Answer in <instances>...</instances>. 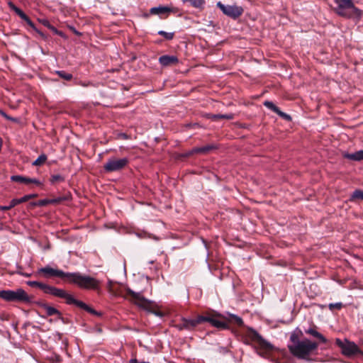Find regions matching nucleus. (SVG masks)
Returning <instances> with one entry per match:
<instances>
[{
	"label": "nucleus",
	"instance_id": "obj_4",
	"mask_svg": "<svg viewBox=\"0 0 363 363\" xmlns=\"http://www.w3.org/2000/svg\"><path fill=\"white\" fill-rule=\"evenodd\" d=\"M335 2L337 5L335 9L337 15L347 18L361 16L362 11L354 6L353 0H335Z\"/></svg>",
	"mask_w": 363,
	"mask_h": 363
},
{
	"label": "nucleus",
	"instance_id": "obj_18",
	"mask_svg": "<svg viewBox=\"0 0 363 363\" xmlns=\"http://www.w3.org/2000/svg\"><path fill=\"white\" fill-rule=\"evenodd\" d=\"M217 146L213 144L206 145L200 147H194V152H196V154H208L209 152L216 150Z\"/></svg>",
	"mask_w": 363,
	"mask_h": 363
},
{
	"label": "nucleus",
	"instance_id": "obj_38",
	"mask_svg": "<svg viewBox=\"0 0 363 363\" xmlns=\"http://www.w3.org/2000/svg\"><path fill=\"white\" fill-rule=\"evenodd\" d=\"M48 204H50V199H42L38 201V206H45Z\"/></svg>",
	"mask_w": 363,
	"mask_h": 363
},
{
	"label": "nucleus",
	"instance_id": "obj_2",
	"mask_svg": "<svg viewBox=\"0 0 363 363\" xmlns=\"http://www.w3.org/2000/svg\"><path fill=\"white\" fill-rule=\"evenodd\" d=\"M303 332L296 328L290 335V344L288 345L289 352L298 359L309 360L310 356L318 347V344L308 338L300 340Z\"/></svg>",
	"mask_w": 363,
	"mask_h": 363
},
{
	"label": "nucleus",
	"instance_id": "obj_13",
	"mask_svg": "<svg viewBox=\"0 0 363 363\" xmlns=\"http://www.w3.org/2000/svg\"><path fill=\"white\" fill-rule=\"evenodd\" d=\"M38 196L37 194H27L23 196V197L20 199H13L11 201L10 204L9 206H1L0 210L1 211H8L13 208L18 204L26 202L29 201L31 199L36 198Z\"/></svg>",
	"mask_w": 363,
	"mask_h": 363
},
{
	"label": "nucleus",
	"instance_id": "obj_6",
	"mask_svg": "<svg viewBox=\"0 0 363 363\" xmlns=\"http://www.w3.org/2000/svg\"><path fill=\"white\" fill-rule=\"evenodd\" d=\"M33 296H29L23 289H18L16 291L6 290L4 301L9 302H18L23 303H31Z\"/></svg>",
	"mask_w": 363,
	"mask_h": 363
},
{
	"label": "nucleus",
	"instance_id": "obj_46",
	"mask_svg": "<svg viewBox=\"0 0 363 363\" xmlns=\"http://www.w3.org/2000/svg\"><path fill=\"white\" fill-rule=\"evenodd\" d=\"M26 277H30V274H26Z\"/></svg>",
	"mask_w": 363,
	"mask_h": 363
},
{
	"label": "nucleus",
	"instance_id": "obj_15",
	"mask_svg": "<svg viewBox=\"0 0 363 363\" xmlns=\"http://www.w3.org/2000/svg\"><path fill=\"white\" fill-rule=\"evenodd\" d=\"M35 303L40 308L45 309L48 316L57 315L58 318L63 320L64 318L62 315V313L57 308H55L52 306H50L48 305L46 303H44L42 301H38V302H36Z\"/></svg>",
	"mask_w": 363,
	"mask_h": 363
},
{
	"label": "nucleus",
	"instance_id": "obj_36",
	"mask_svg": "<svg viewBox=\"0 0 363 363\" xmlns=\"http://www.w3.org/2000/svg\"><path fill=\"white\" fill-rule=\"evenodd\" d=\"M276 113H277L279 116H281V118H283L287 121L291 120V117L289 115L282 112L279 108H278V111H276Z\"/></svg>",
	"mask_w": 363,
	"mask_h": 363
},
{
	"label": "nucleus",
	"instance_id": "obj_24",
	"mask_svg": "<svg viewBox=\"0 0 363 363\" xmlns=\"http://www.w3.org/2000/svg\"><path fill=\"white\" fill-rule=\"evenodd\" d=\"M184 3H189L193 7L202 9L205 5V0H183Z\"/></svg>",
	"mask_w": 363,
	"mask_h": 363
},
{
	"label": "nucleus",
	"instance_id": "obj_26",
	"mask_svg": "<svg viewBox=\"0 0 363 363\" xmlns=\"http://www.w3.org/2000/svg\"><path fill=\"white\" fill-rule=\"evenodd\" d=\"M356 200H362L363 201V191L360 189H356L353 193L351 194L350 201H354Z\"/></svg>",
	"mask_w": 363,
	"mask_h": 363
},
{
	"label": "nucleus",
	"instance_id": "obj_32",
	"mask_svg": "<svg viewBox=\"0 0 363 363\" xmlns=\"http://www.w3.org/2000/svg\"><path fill=\"white\" fill-rule=\"evenodd\" d=\"M158 34L160 35L163 36L167 40H172V39H173V38L174 36V33H167V32H165L164 30H160L158 32Z\"/></svg>",
	"mask_w": 363,
	"mask_h": 363
},
{
	"label": "nucleus",
	"instance_id": "obj_44",
	"mask_svg": "<svg viewBox=\"0 0 363 363\" xmlns=\"http://www.w3.org/2000/svg\"><path fill=\"white\" fill-rule=\"evenodd\" d=\"M6 291V290H0V298L4 300L5 298Z\"/></svg>",
	"mask_w": 363,
	"mask_h": 363
},
{
	"label": "nucleus",
	"instance_id": "obj_42",
	"mask_svg": "<svg viewBox=\"0 0 363 363\" xmlns=\"http://www.w3.org/2000/svg\"><path fill=\"white\" fill-rule=\"evenodd\" d=\"M38 33H39V35L43 38V39H46L47 38V36L41 31L38 30L36 28L35 29H34Z\"/></svg>",
	"mask_w": 363,
	"mask_h": 363
},
{
	"label": "nucleus",
	"instance_id": "obj_17",
	"mask_svg": "<svg viewBox=\"0 0 363 363\" xmlns=\"http://www.w3.org/2000/svg\"><path fill=\"white\" fill-rule=\"evenodd\" d=\"M159 62L163 67H168L177 65L179 62V60L176 56L174 55H162L160 57Z\"/></svg>",
	"mask_w": 363,
	"mask_h": 363
},
{
	"label": "nucleus",
	"instance_id": "obj_11",
	"mask_svg": "<svg viewBox=\"0 0 363 363\" xmlns=\"http://www.w3.org/2000/svg\"><path fill=\"white\" fill-rule=\"evenodd\" d=\"M217 6L225 15L233 19L239 18L243 13V9L236 5H224L221 2H218Z\"/></svg>",
	"mask_w": 363,
	"mask_h": 363
},
{
	"label": "nucleus",
	"instance_id": "obj_12",
	"mask_svg": "<svg viewBox=\"0 0 363 363\" xmlns=\"http://www.w3.org/2000/svg\"><path fill=\"white\" fill-rule=\"evenodd\" d=\"M68 273L69 272H65L60 269H53L48 265L45 267L40 268L37 272L38 274L41 275L43 277L46 279L51 277L67 279Z\"/></svg>",
	"mask_w": 363,
	"mask_h": 363
},
{
	"label": "nucleus",
	"instance_id": "obj_7",
	"mask_svg": "<svg viewBox=\"0 0 363 363\" xmlns=\"http://www.w3.org/2000/svg\"><path fill=\"white\" fill-rule=\"evenodd\" d=\"M201 323L208 322L212 326L221 330L229 328L228 323L226 321L227 318L220 313L201 315Z\"/></svg>",
	"mask_w": 363,
	"mask_h": 363
},
{
	"label": "nucleus",
	"instance_id": "obj_8",
	"mask_svg": "<svg viewBox=\"0 0 363 363\" xmlns=\"http://www.w3.org/2000/svg\"><path fill=\"white\" fill-rule=\"evenodd\" d=\"M335 343L341 349V352L345 356L350 357L361 352L359 347L354 342H350L346 339L342 341L337 338Z\"/></svg>",
	"mask_w": 363,
	"mask_h": 363
},
{
	"label": "nucleus",
	"instance_id": "obj_41",
	"mask_svg": "<svg viewBox=\"0 0 363 363\" xmlns=\"http://www.w3.org/2000/svg\"><path fill=\"white\" fill-rule=\"evenodd\" d=\"M28 184H35L36 185H40L41 182L37 179L28 178Z\"/></svg>",
	"mask_w": 363,
	"mask_h": 363
},
{
	"label": "nucleus",
	"instance_id": "obj_35",
	"mask_svg": "<svg viewBox=\"0 0 363 363\" xmlns=\"http://www.w3.org/2000/svg\"><path fill=\"white\" fill-rule=\"evenodd\" d=\"M194 154H196V152H194V148L188 152H186L184 153L180 154L177 156V159H180L182 157H189L193 155Z\"/></svg>",
	"mask_w": 363,
	"mask_h": 363
},
{
	"label": "nucleus",
	"instance_id": "obj_31",
	"mask_svg": "<svg viewBox=\"0 0 363 363\" xmlns=\"http://www.w3.org/2000/svg\"><path fill=\"white\" fill-rule=\"evenodd\" d=\"M50 181L52 184H55L57 182H64L65 178L60 174H54L51 176Z\"/></svg>",
	"mask_w": 363,
	"mask_h": 363
},
{
	"label": "nucleus",
	"instance_id": "obj_43",
	"mask_svg": "<svg viewBox=\"0 0 363 363\" xmlns=\"http://www.w3.org/2000/svg\"><path fill=\"white\" fill-rule=\"evenodd\" d=\"M129 363H150L147 362H139L137 359H131Z\"/></svg>",
	"mask_w": 363,
	"mask_h": 363
},
{
	"label": "nucleus",
	"instance_id": "obj_20",
	"mask_svg": "<svg viewBox=\"0 0 363 363\" xmlns=\"http://www.w3.org/2000/svg\"><path fill=\"white\" fill-rule=\"evenodd\" d=\"M172 10L168 6H158L150 9V12L152 15H161L166 13H169Z\"/></svg>",
	"mask_w": 363,
	"mask_h": 363
},
{
	"label": "nucleus",
	"instance_id": "obj_28",
	"mask_svg": "<svg viewBox=\"0 0 363 363\" xmlns=\"http://www.w3.org/2000/svg\"><path fill=\"white\" fill-rule=\"evenodd\" d=\"M42 23L51 30L54 33L59 35L60 36H63V33L62 31L58 30L55 27L52 26L48 20H43Z\"/></svg>",
	"mask_w": 363,
	"mask_h": 363
},
{
	"label": "nucleus",
	"instance_id": "obj_33",
	"mask_svg": "<svg viewBox=\"0 0 363 363\" xmlns=\"http://www.w3.org/2000/svg\"><path fill=\"white\" fill-rule=\"evenodd\" d=\"M264 105L269 108V109H271L272 111H273L274 113H276V111H278V107L272 101H266L264 103Z\"/></svg>",
	"mask_w": 363,
	"mask_h": 363
},
{
	"label": "nucleus",
	"instance_id": "obj_10",
	"mask_svg": "<svg viewBox=\"0 0 363 363\" xmlns=\"http://www.w3.org/2000/svg\"><path fill=\"white\" fill-rule=\"evenodd\" d=\"M247 336L252 341L256 342L260 349L269 352L273 350V345L264 340L255 330L250 328Z\"/></svg>",
	"mask_w": 363,
	"mask_h": 363
},
{
	"label": "nucleus",
	"instance_id": "obj_3",
	"mask_svg": "<svg viewBox=\"0 0 363 363\" xmlns=\"http://www.w3.org/2000/svg\"><path fill=\"white\" fill-rule=\"evenodd\" d=\"M68 281L77 285L80 289L87 290H97L99 288L100 281L88 275L82 274L79 272L68 273Z\"/></svg>",
	"mask_w": 363,
	"mask_h": 363
},
{
	"label": "nucleus",
	"instance_id": "obj_23",
	"mask_svg": "<svg viewBox=\"0 0 363 363\" xmlns=\"http://www.w3.org/2000/svg\"><path fill=\"white\" fill-rule=\"evenodd\" d=\"M345 157L354 161H360L363 160V150H359L352 154L345 155Z\"/></svg>",
	"mask_w": 363,
	"mask_h": 363
},
{
	"label": "nucleus",
	"instance_id": "obj_21",
	"mask_svg": "<svg viewBox=\"0 0 363 363\" xmlns=\"http://www.w3.org/2000/svg\"><path fill=\"white\" fill-rule=\"evenodd\" d=\"M206 117L213 121H217L218 119H227L232 120L234 118V114L228 113V114H207Z\"/></svg>",
	"mask_w": 363,
	"mask_h": 363
},
{
	"label": "nucleus",
	"instance_id": "obj_25",
	"mask_svg": "<svg viewBox=\"0 0 363 363\" xmlns=\"http://www.w3.org/2000/svg\"><path fill=\"white\" fill-rule=\"evenodd\" d=\"M71 199V194H67L62 196H59L55 199H50V204H60L65 201H69Z\"/></svg>",
	"mask_w": 363,
	"mask_h": 363
},
{
	"label": "nucleus",
	"instance_id": "obj_40",
	"mask_svg": "<svg viewBox=\"0 0 363 363\" xmlns=\"http://www.w3.org/2000/svg\"><path fill=\"white\" fill-rule=\"evenodd\" d=\"M118 138L123 139V140H128L130 139V136L125 133H120L117 135Z\"/></svg>",
	"mask_w": 363,
	"mask_h": 363
},
{
	"label": "nucleus",
	"instance_id": "obj_29",
	"mask_svg": "<svg viewBox=\"0 0 363 363\" xmlns=\"http://www.w3.org/2000/svg\"><path fill=\"white\" fill-rule=\"evenodd\" d=\"M55 73L60 78H62V79H65L66 81H70L73 78V76H72V74L66 72L65 71H63V70L56 71Z\"/></svg>",
	"mask_w": 363,
	"mask_h": 363
},
{
	"label": "nucleus",
	"instance_id": "obj_45",
	"mask_svg": "<svg viewBox=\"0 0 363 363\" xmlns=\"http://www.w3.org/2000/svg\"><path fill=\"white\" fill-rule=\"evenodd\" d=\"M30 205L32 206H38V201H36V202H31L30 203Z\"/></svg>",
	"mask_w": 363,
	"mask_h": 363
},
{
	"label": "nucleus",
	"instance_id": "obj_34",
	"mask_svg": "<svg viewBox=\"0 0 363 363\" xmlns=\"http://www.w3.org/2000/svg\"><path fill=\"white\" fill-rule=\"evenodd\" d=\"M343 307V304L341 302L335 303H330L328 305V308L330 311H333L334 309L340 310Z\"/></svg>",
	"mask_w": 363,
	"mask_h": 363
},
{
	"label": "nucleus",
	"instance_id": "obj_27",
	"mask_svg": "<svg viewBox=\"0 0 363 363\" xmlns=\"http://www.w3.org/2000/svg\"><path fill=\"white\" fill-rule=\"evenodd\" d=\"M28 178L21 175H13L11 177V180L15 182L23 183L28 184Z\"/></svg>",
	"mask_w": 363,
	"mask_h": 363
},
{
	"label": "nucleus",
	"instance_id": "obj_39",
	"mask_svg": "<svg viewBox=\"0 0 363 363\" xmlns=\"http://www.w3.org/2000/svg\"><path fill=\"white\" fill-rule=\"evenodd\" d=\"M175 328H177L179 330H185L184 323L183 322L182 318L181 319V320L179 323L175 325Z\"/></svg>",
	"mask_w": 363,
	"mask_h": 363
},
{
	"label": "nucleus",
	"instance_id": "obj_16",
	"mask_svg": "<svg viewBox=\"0 0 363 363\" xmlns=\"http://www.w3.org/2000/svg\"><path fill=\"white\" fill-rule=\"evenodd\" d=\"M186 330H193L198 325L201 324V315H198L196 318L188 319L182 318Z\"/></svg>",
	"mask_w": 363,
	"mask_h": 363
},
{
	"label": "nucleus",
	"instance_id": "obj_14",
	"mask_svg": "<svg viewBox=\"0 0 363 363\" xmlns=\"http://www.w3.org/2000/svg\"><path fill=\"white\" fill-rule=\"evenodd\" d=\"M9 7L22 20L25 21L27 24L32 28L35 29V26L30 18L18 7H17L13 2H8Z\"/></svg>",
	"mask_w": 363,
	"mask_h": 363
},
{
	"label": "nucleus",
	"instance_id": "obj_22",
	"mask_svg": "<svg viewBox=\"0 0 363 363\" xmlns=\"http://www.w3.org/2000/svg\"><path fill=\"white\" fill-rule=\"evenodd\" d=\"M226 321L228 323H233L234 324L239 327L243 326L244 325L242 319L240 317L234 314H230L229 318H227Z\"/></svg>",
	"mask_w": 363,
	"mask_h": 363
},
{
	"label": "nucleus",
	"instance_id": "obj_9",
	"mask_svg": "<svg viewBox=\"0 0 363 363\" xmlns=\"http://www.w3.org/2000/svg\"><path fill=\"white\" fill-rule=\"evenodd\" d=\"M129 160L126 157L117 159L116 157H111L104 165V169L106 172H113L122 170L124 169L128 164Z\"/></svg>",
	"mask_w": 363,
	"mask_h": 363
},
{
	"label": "nucleus",
	"instance_id": "obj_1",
	"mask_svg": "<svg viewBox=\"0 0 363 363\" xmlns=\"http://www.w3.org/2000/svg\"><path fill=\"white\" fill-rule=\"evenodd\" d=\"M26 284L31 287H38L45 294H50L55 297L65 298L68 305H75L76 306L86 311V312L96 316H101L102 313L94 310L82 301L74 298L71 294H68L64 289L52 286L43 282L37 281H28Z\"/></svg>",
	"mask_w": 363,
	"mask_h": 363
},
{
	"label": "nucleus",
	"instance_id": "obj_19",
	"mask_svg": "<svg viewBox=\"0 0 363 363\" xmlns=\"http://www.w3.org/2000/svg\"><path fill=\"white\" fill-rule=\"evenodd\" d=\"M305 333L318 338L322 343L325 344L327 342V339L322 334L318 332L314 328H310L306 330Z\"/></svg>",
	"mask_w": 363,
	"mask_h": 363
},
{
	"label": "nucleus",
	"instance_id": "obj_37",
	"mask_svg": "<svg viewBox=\"0 0 363 363\" xmlns=\"http://www.w3.org/2000/svg\"><path fill=\"white\" fill-rule=\"evenodd\" d=\"M0 115H1L3 117L6 118L7 120H9L11 121L16 122L18 121L17 118H15L8 116L4 111H2L1 109H0Z\"/></svg>",
	"mask_w": 363,
	"mask_h": 363
},
{
	"label": "nucleus",
	"instance_id": "obj_30",
	"mask_svg": "<svg viewBox=\"0 0 363 363\" xmlns=\"http://www.w3.org/2000/svg\"><path fill=\"white\" fill-rule=\"evenodd\" d=\"M47 155L45 154H41L33 162V165L34 166H41L47 160Z\"/></svg>",
	"mask_w": 363,
	"mask_h": 363
},
{
	"label": "nucleus",
	"instance_id": "obj_5",
	"mask_svg": "<svg viewBox=\"0 0 363 363\" xmlns=\"http://www.w3.org/2000/svg\"><path fill=\"white\" fill-rule=\"evenodd\" d=\"M127 296H130V301L137 305L138 307L153 313L157 315L162 316V314L160 311L154 310V303L145 298L140 292H135L131 289L128 288L125 290Z\"/></svg>",
	"mask_w": 363,
	"mask_h": 363
}]
</instances>
